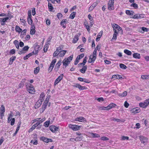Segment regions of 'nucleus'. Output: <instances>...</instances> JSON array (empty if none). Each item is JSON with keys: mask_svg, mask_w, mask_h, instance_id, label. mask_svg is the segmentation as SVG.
Wrapping results in <instances>:
<instances>
[{"mask_svg": "<svg viewBox=\"0 0 149 149\" xmlns=\"http://www.w3.org/2000/svg\"><path fill=\"white\" fill-rule=\"evenodd\" d=\"M73 58V55H71L69 56L67 59L65 58L63 61V65L66 68L67 66L70 64L71 61L72 60Z\"/></svg>", "mask_w": 149, "mask_h": 149, "instance_id": "nucleus-1", "label": "nucleus"}, {"mask_svg": "<svg viewBox=\"0 0 149 149\" xmlns=\"http://www.w3.org/2000/svg\"><path fill=\"white\" fill-rule=\"evenodd\" d=\"M26 87L29 92L31 94L35 93V90L33 86L31 84H27L26 85Z\"/></svg>", "mask_w": 149, "mask_h": 149, "instance_id": "nucleus-2", "label": "nucleus"}, {"mask_svg": "<svg viewBox=\"0 0 149 149\" xmlns=\"http://www.w3.org/2000/svg\"><path fill=\"white\" fill-rule=\"evenodd\" d=\"M149 104V98L145 100L143 102H140L139 103V106L140 107L146 108Z\"/></svg>", "mask_w": 149, "mask_h": 149, "instance_id": "nucleus-3", "label": "nucleus"}, {"mask_svg": "<svg viewBox=\"0 0 149 149\" xmlns=\"http://www.w3.org/2000/svg\"><path fill=\"white\" fill-rule=\"evenodd\" d=\"M114 3L113 0H109L108 3V8L109 10L114 9Z\"/></svg>", "mask_w": 149, "mask_h": 149, "instance_id": "nucleus-4", "label": "nucleus"}, {"mask_svg": "<svg viewBox=\"0 0 149 149\" xmlns=\"http://www.w3.org/2000/svg\"><path fill=\"white\" fill-rule=\"evenodd\" d=\"M69 128L75 131L78 130L81 128L80 126L71 124L69 125Z\"/></svg>", "mask_w": 149, "mask_h": 149, "instance_id": "nucleus-5", "label": "nucleus"}, {"mask_svg": "<svg viewBox=\"0 0 149 149\" xmlns=\"http://www.w3.org/2000/svg\"><path fill=\"white\" fill-rule=\"evenodd\" d=\"M56 59H54L52 61L49 68L48 72H51L55 64L56 63Z\"/></svg>", "mask_w": 149, "mask_h": 149, "instance_id": "nucleus-6", "label": "nucleus"}, {"mask_svg": "<svg viewBox=\"0 0 149 149\" xmlns=\"http://www.w3.org/2000/svg\"><path fill=\"white\" fill-rule=\"evenodd\" d=\"M63 75L61 74L55 80L54 84V86L57 84L63 78Z\"/></svg>", "mask_w": 149, "mask_h": 149, "instance_id": "nucleus-7", "label": "nucleus"}, {"mask_svg": "<svg viewBox=\"0 0 149 149\" xmlns=\"http://www.w3.org/2000/svg\"><path fill=\"white\" fill-rule=\"evenodd\" d=\"M73 86L76 88H77L80 90H86L87 88L86 87L82 86L80 84H75L74 85H73Z\"/></svg>", "mask_w": 149, "mask_h": 149, "instance_id": "nucleus-8", "label": "nucleus"}, {"mask_svg": "<svg viewBox=\"0 0 149 149\" xmlns=\"http://www.w3.org/2000/svg\"><path fill=\"white\" fill-rule=\"evenodd\" d=\"M40 139L46 143H48L49 142H52L53 141L52 139H48L44 136L41 137L40 138Z\"/></svg>", "mask_w": 149, "mask_h": 149, "instance_id": "nucleus-9", "label": "nucleus"}, {"mask_svg": "<svg viewBox=\"0 0 149 149\" xmlns=\"http://www.w3.org/2000/svg\"><path fill=\"white\" fill-rule=\"evenodd\" d=\"M41 48L40 47L39 45L35 44L34 50L33 52H34V54H36L38 53V51L41 49Z\"/></svg>", "mask_w": 149, "mask_h": 149, "instance_id": "nucleus-10", "label": "nucleus"}, {"mask_svg": "<svg viewBox=\"0 0 149 149\" xmlns=\"http://www.w3.org/2000/svg\"><path fill=\"white\" fill-rule=\"evenodd\" d=\"M81 34L80 33H78L77 34L74 36L72 42L73 43H75L77 42L79 40V37L80 36Z\"/></svg>", "mask_w": 149, "mask_h": 149, "instance_id": "nucleus-11", "label": "nucleus"}, {"mask_svg": "<svg viewBox=\"0 0 149 149\" xmlns=\"http://www.w3.org/2000/svg\"><path fill=\"white\" fill-rule=\"evenodd\" d=\"M139 139L142 143H145L147 142V138L143 136H140Z\"/></svg>", "mask_w": 149, "mask_h": 149, "instance_id": "nucleus-12", "label": "nucleus"}, {"mask_svg": "<svg viewBox=\"0 0 149 149\" xmlns=\"http://www.w3.org/2000/svg\"><path fill=\"white\" fill-rule=\"evenodd\" d=\"M49 128L50 130L53 132L58 131V127L54 125L51 126L49 127Z\"/></svg>", "mask_w": 149, "mask_h": 149, "instance_id": "nucleus-13", "label": "nucleus"}, {"mask_svg": "<svg viewBox=\"0 0 149 149\" xmlns=\"http://www.w3.org/2000/svg\"><path fill=\"white\" fill-rule=\"evenodd\" d=\"M144 15L143 14H136L134 15L133 18L134 19L142 18L144 17Z\"/></svg>", "mask_w": 149, "mask_h": 149, "instance_id": "nucleus-14", "label": "nucleus"}, {"mask_svg": "<svg viewBox=\"0 0 149 149\" xmlns=\"http://www.w3.org/2000/svg\"><path fill=\"white\" fill-rule=\"evenodd\" d=\"M67 21L66 19H63L62 20L60 23L61 25L63 26V27L64 28H65L66 27V22Z\"/></svg>", "mask_w": 149, "mask_h": 149, "instance_id": "nucleus-15", "label": "nucleus"}, {"mask_svg": "<svg viewBox=\"0 0 149 149\" xmlns=\"http://www.w3.org/2000/svg\"><path fill=\"white\" fill-rule=\"evenodd\" d=\"M33 55H34V52H32L29 53L28 54L24 56L23 59L24 60H26L28 59V58Z\"/></svg>", "mask_w": 149, "mask_h": 149, "instance_id": "nucleus-16", "label": "nucleus"}, {"mask_svg": "<svg viewBox=\"0 0 149 149\" xmlns=\"http://www.w3.org/2000/svg\"><path fill=\"white\" fill-rule=\"evenodd\" d=\"M76 121L80 122H83L84 121H86V119L83 117H79L77 118L76 119Z\"/></svg>", "mask_w": 149, "mask_h": 149, "instance_id": "nucleus-17", "label": "nucleus"}, {"mask_svg": "<svg viewBox=\"0 0 149 149\" xmlns=\"http://www.w3.org/2000/svg\"><path fill=\"white\" fill-rule=\"evenodd\" d=\"M131 111L132 112L135 113L139 112L141 110L139 108L136 107L133 108L131 110Z\"/></svg>", "mask_w": 149, "mask_h": 149, "instance_id": "nucleus-18", "label": "nucleus"}, {"mask_svg": "<svg viewBox=\"0 0 149 149\" xmlns=\"http://www.w3.org/2000/svg\"><path fill=\"white\" fill-rule=\"evenodd\" d=\"M116 106L115 104L112 103L109 104L107 107V108H108V109L109 110L115 107Z\"/></svg>", "mask_w": 149, "mask_h": 149, "instance_id": "nucleus-19", "label": "nucleus"}, {"mask_svg": "<svg viewBox=\"0 0 149 149\" xmlns=\"http://www.w3.org/2000/svg\"><path fill=\"white\" fill-rule=\"evenodd\" d=\"M87 67L86 65L84 66L80 70V72L82 73H84L86 70Z\"/></svg>", "mask_w": 149, "mask_h": 149, "instance_id": "nucleus-20", "label": "nucleus"}, {"mask_svg": "<svg viewBox=\"0 0 149 149\" xmlns=\"http://www.w3.org/2000/svg\"><path fill=\"white\" fill-rule=\"evenodd\" d=\"M45 120V118H42V119H41L40 120H39L35 124V126H36V127H37L40 124L42 123V122H43L44 120Z\"/></svg>", "mask_w": 149, "mask_h": 149, "instance_id": "nucleus-21", "label": "nucleus"}, {"mask_svg": "<svg viewBox=\"0 0 149 149\" xmlns=\"http://www.w3.org/2000/svg\"><path fill=\"white\" fill-rule=\"evenodd\" d=\"M112 78H115L116 79H123V77L120 75H113L112 76Z\"/></svg>", "mask_w": 149, "mask_h": 149, "instance_id": "nucleus-22", "label": "nucleus"}, {"mask_svg": "<svg viewBox=\"0 0 149 149\" xmlns=\"http://www.w3.org/2000/svg\"><path fill=\"white\" fill-rule=\"evenodd\" d=\"M133 57L135 58L140 59L141 58L140 55L138 53H134L133 54Z\"/></svg>", "mask_w": 149, "mask_h": 149, "instance_id": "nucleus-23", "label": "nucleus"}, {"mask_svg": "<svg viewBox=\"0 0 149 149\" xmlns=\"http://www.w3.org/2000/svg\"><path fill=\"white\" fill-rule=\"evenodd\" d=\"M42 101L38 102H37L35 106V109H37L42 104Z\"/></svg>", "mask_w": 149, "mask_h": 149, "instance_id": "nucleus-24", "label": "nucleus"}, {"mask_svg": "<svg viewBox=\"0 0 149 149\" xmlns=\"http://www.w3.org/2000/svg\"><path fill=\"white\" fill-rule=\"evenodd\" d=\"M66 52L67 51L65 50L60 51L59 56L61 57L65 55Z\"/></svg>", "mask_w": 149, "mask_h": 149, "instance_id": "nucleus-25", "label": "nucleus"}, {"mask_svg": "<svg viewBox=\"0 0 149 149\" xmlns=\"http://www.w3.org/2000/svg\"><path fill=\"white\" fill-rule=\"evenodd\" d=\"M13 42L17 48L19 49V42L17 40H15Z\"/></svg>", "mask_w": 149, "mask_h": 149, "instance_id": "nucleus-26", "label": "nucleus"}, {"mask_svg": "<svg viewBox=\"0 0 149 149\" xmlns=\"http://www.w3.org/2000/svg\"><path fill=\"white\" fill-rule=\"evenodd\" d=\"M91 135L93 138L100 137V135L97 134L91 133Z\"/></svg>", "mask_w": 149, "mask_h": 149, "instance_id": "nucleus-27", "label": "nucleus"}, {"mask_svg": "<svg viewBox=\"0 0 149 149\" xmlns=\"http://www.w3.org/2000/svg\"><path fill=\"white\" fill-rule=\"evenodd\" d=\"M16 58L15 56H13L10 59V64H12L14 60Z\"/></svg>", "mask_w": 149, "mask_h": 149, "instance_id": "nucleus-28", "label": "nucleus"}, {"mask_svg": "<svg viewBox=\"0 0 149 149\" xmlns=\"http://www.w3.org/2000/svg\"><path fill=\"white\" fill-rule=\"evenodd\" d=\"M126 14L129 15H133L134 12L132 11L127 10L126 11Z\"/></svg>", "mask_w": 149, "mask_h": 149, "instance_id": "nucleus-29", "label": "nucleus"}, {"mask_svg": "<svg viewBox=\"0 0 149 149\" xmlns=\"http://www.w3.org/2000/svg\"><path fill=\"white\" fill-rule=\"evenodd\" d=\"M48 6L49 10L50 11H53V7L52 6V4L50 2L48 3Z\"/></svg>", "mask_w": 149, "mask_h": 149, "instance_id": "nucleus-30", "label": "nucleus"}, {"mask_svg": "<svg viewBox=\"0 0 149 149\" xmlns=\"http://www.w3.org/2000/svg\"><path fill=\"white\" fill-rule=\"evenodd\" d=\"M127 92L126 91H124L123 93H120L118 94L119 96L124 97L126 96L127 95Z\"/></svg>", "mask_w": 149, "mask_h": 149, "instance_id": "nucleus-31", "label": "nucleus"}, {"mask_svg": "<svg viewBox=\"0 0 149 149\" xmlns=\"http://www.w3.org/2000/svg\"><path fill=\"white\" fill-rule=\"evenodd\" d=\"M124 52L128 55H131L132 54V52L127 49L124 50Z\"/></svg>", "mask_w": 149, "mask_h": 149, "instance_id": "nucleus-32", "label": "nucleus"}, {"mask_svg": "<svg viewBox=\"0 0 149 149\" xmlns=\"http://www.w3.org/2000/svg\"><path fill=\"white\" fill-rule=\"evenodd\" d=\"M48 103L46 102H44L43 104L42 105V109L43 111H42V112H43L45 110V109L46 108L47 106Z\"/></svg>", "mask_w": 149, "mask_h": 149, "instance_id": "nucleus-33", "label": "nucleus"}, {"mask_svg": "<svg viewBox=\"0 0 149 149\" xmlns=\"http://www.w3.org/2000/svg\"><path fill=\"white\" fill-rule=\"evenodd\" d=\"M15 29L16 31L18 33L21 32L22 31V29L17 26H16Z\"/></svg>", "mask_w": 149, "mask_h": 149, "instance_id": "nucleus-34", "label": "nucleus"}, {"mask_svg": "<svg viewBox=\"0 0 149 149\" xmlns=\"http://www.w3.org/2000/svg\"><path fill=\"white\" fill-rule=\"evenodd\" d=\"M31 143H33L34 145H37L38 144V141L37 140V138L36 139H35L34 140H32L31 141Z\"/></svg>", "mask_w": 149, "mask_h": 149, "instance_id": "nucleus-35", "label": "nucleus"}, {"mask_svg": "<svg viewBox=\"0 0 149 149\" xmlns=\"http://www.w3.org/2000/svg\"><path fill=\"white\" fill-rule=\"evenodd\" d=\"M60 51L57 50L55 51L53 54V56L54 57H56L59 54Z\"/></svg>", "mask_w": 149, "mask_h": 149, "instance_id": "nucleus-36", "label": "nucleus"}, {"mask_svg": "<svg viewBox=\"0 0 149 149\" xmlns=\"http://www.w3.org/2000/svg\"><path fill=\"white\" fill-rule=\"evenodd\" d=\"M76 13L74 12L72 13L70 15V18L71 19H73L75 16Z\"/></svg>", "mask_w": 149, "mask_h": 149, "instance_id": "nucleus-37", "label": "nucleus"}, {"mask_svg": "<svg viewBox=\"0 0 149 149\" xmlns=\"http://www.w3.org/2000/svg\"><path fill=\"white\" fill-rule=\"evenodd\" d=\"M39 67H37L35 68L34 71V73L35 74L38 73L39 72Z\"/></svg>", "mask_w": 149, "mask_h": 149, "instance_id": "nucleus-38", "label": "nucleus"}, {"mask_svg": "<svg viewBox=\"0 0 149 149\" xmlns=\"http://www.w3.org/2000/svg\"><path fill=\"white\" fill-rule=\"evenodd\" d=\"M120 67L123 69H125L127 68V66L124 64L122 63L120 64Z\"/></svg>", "mask_w": 149, "mask_h": 149, "instance_id": "nucleus-39", "label": "nucleus"}, {"mask_svg": "<svg viewBox=\"0 0 149 149\" xmlns=\"http://www.w3.org/2000/svg\"><path fill=\"white\" fill-rule=\"evenodd\" d=\"M49 121H47L45 122L44 124V125L46 127H48L50 124Z\"/></svg>", "mask_w": 149, "mask_h": 149, "instance_id": "nucleus-40", "label": "nucleus"}, {"mask_svg": "<svg viewBox=\"0 0 149 149\" xmlns=\"http://www.w3.org/2000/svg\"><path fill=\"white\" fill-rule=\"evenodd\" d=\"M48 44H46L44 46V52H46L48 48L49 47Z\"/></svg>", "mask_w": 149, "mask_h": 149, "instance_id": "nucleus-41", "label": "nucleus"}, {"mask_svg": "<svg viewBox=\"0 0 149 149\" xmlns=\"http://www.w3.org/2000/svg\"><path fill=\"white\" fill-rule=\"evenodd\" d=\"M45 97V95L44 93H42L40 95V100H41V101H42V100H44V98Z\"/></svg>", "mask_w": 149, "mask_h": 149, "instance_id": "nucleus-42", "label": "nucleus"}, {"mask_svg": "<svg viewBox=\"0 0 149 149\" xmlns=\"http://www.w3.org/2000/svg\"><path fill=\"white\" fill-rule=\"evenodd\" d=\"M0 112H5V107L3 105H1V107L0 108Z\"/></svg>", "mask_w": 149, "mask_h": 149, "instance_id": "nucleus-43", "label": "nucleus"}, {"mask_svg": "<svg viewBox=\"0 0 149 149\" xmlns=\"http://www.w3.org/2000/svg\"><path fill=\"white\" fill-rule=\"evenodd\" d=\"M131 7H133L135 9H136L138 8V5L136 3H133L131 5Z\"/></svg>", "mask_w": 149, "mask_h": 149, "instance_id": "nucleus-44", "label": "nucleus"}, {"mask_svg": "<svg viewBox=\"0 0 149 149\" xmlns=\"http://www.w3.org/2000/svg\"><path fill=\"white\" fill-rule=\"evenodd\" d=\"M96 56L94 55H91L90 58H91V59L94 61L96 58Z\"/></svg>", "mask_w": 149, "mask_h": 149, "instance_id": "nucleus-45", "label": "nucleus"}, {"mask_svg": "<svg viewBox=\"0 0 149 149\" xmlns=\"http://www.w3.org/2000/svg\"><path fill=\"white\" fill-rule=\"evenodd\" d=\"M76 141H80L82 139V136H79L75 138Z\"/></svg>", "mask_w": 149, "mask_h": 149, "instance_id": "nucleus-46", "label": "nucleus"}, {"mask_svg": "<svg viewBox=\"0 0 149 149\" xmlns=\"http://www.w3.org/2000/svg\"><path fill=\"white\" fill-rule=\"evenodd\" d=\"M84 56V54H82L77 56V58H78L79 60V59L83 58Z\"/></svg>", "mask_w": 149, "mask_h": 149, "instance_id": "nucleus-47", "label": "nucleus"}, {"mask_svg": "<svg viewBox=\"0 0 149 149\" xmlns=\"http://www.w3.org/2000/svg\"><path fill=\"white\" fill-rule=\"evenodd\" d=\"M29 47L28 46H25L22 49V51L24 52L27 51L29 49Z\"/></svg>", "mask_w": 149, "mask_h": 149, "instance_id": "nucleus-48", "label": "nucleus"}, {"mask_svg": "<svg viewBox=\"0 0 149 149\" xmlns=\"http://www.w3.org/2000/svg\"><path fill=\"white\" fill-rule=\"evenodd\" d=\"M7 15L9 16V17L10 18V19H11V18L13 17V16L12 15V13H11L10 11H8Z\"/></svg>", "mask_w": 149, "mask_h": 149, "instance_id": "nucleus-49", "label": "nucleus"}, {"mask_svg": "<svg viewBox=\"0 0 149 149\" xmlns=\"http://www.w3.org/2000/svg\"><path fill=\"white\" fill-rule=\"evenodd\" d=\"M100 139L103 141H107L109 140V139L105 136H103L101 137Z\"/></svg>", "mask_w": 149, "mask_h": 149, "instance_id": "nucleus-50", "label": "nucleus"}, {"mask_svg": "<svg viewBox=\"0 0 149 149\" xmlns=\"http://www.w3.org/2000/svg\"><path fill=\"white\" fill-rule=\"evenodd\" d=\"M61 64V61H59L56 64L55 66L57 68H59Z\"/></svg>", "mask_w": 149, "mask_h": 149, "instance_id": "nucleus-51", "label": "nucleus"}, {"mask_svg": "<svg viewBox=\"0 0 149 149\" xmlns=\"http://www.w3.org/2000/svg\"><path fill=\"white\" fill-rule=\"evenodd\" d=\"M52 37L51 36H50L49 38H48V39L47 40V43L49 45V42H50L51 40H52Z\"/></svg>", "mask_w": 149, "mask_h": 149, "instance_id": "nucleus-52", "label": "nucleus"}, {"mask_svg": "<svg viewBox=\"0 0 149 149\" xmlns=\"http://www.w3.org/2000/svg\"><path fill=\"white\" fill-rule=\"evenodd\" d=\"M28 22L29 24L30 25H31L32 23V20L31 18H27Z\"/></svg>", "mask_w": 149, "mask_h": 149, "instance_id": "nucleus-53", "label": "nucleus"}, {"mask_svg": "<svg viewBox=\"0 0 149 149\" xmlns=\"http://www.w3.org/2000/svg\"><path fill=\"white\" fill-rule=\"evenodd\" d=\"M21 122H20L19 123H18L17 124V126L16 129V131L18 132L19 129V128L20 126Z\"/></svg>", "mask_w": 149, "mask_h": 149, "instance_id": "nucleus-54", "label": "nucleus"}, {"mask_svg": "<svg viewBox=\"0 0 149 149\" xmlns=\"http://www.w3.org/2000/svg\"><path fill=\"white\" fill-rule=\"evenodd\" d=\"M15 119L14 118L11 119L10 124L11 125H13L15 123Z\"/></svg>", "mask_w": 149, "mask_h": 149, "instance_id": "nucleus-55", "label": "nucleus"}, {"mask_svg": "<svg viewBox=\"0 0 149 149\" xmlns=\"http://www.w3.org/2000/svg\"><path fill=\"white\" fill-rule=\"evenodd\" d=\"M56 16L58 19H59L60 18L62 17L63 16L62 14L60 13H58L57 14Z\"/></svg>", "mask_w": 149, "mask_h": 149, "instance_id": "nucleus-56", "label": "nucleus"}, {"mask_svg": "<svg viewBox=\"0 0 149 149\" xmlns=\"http://www.w3.org/2000/svg\"><path fill=\"white\" fill-rule=\"evenodd\" d=\"M141 78L143 79H148V76L142 75L141 76Z\"/></svg>", "mask_w": 149, "mask_h": 149, "instance_id": "nucleus-57", "label": "nucleus"}, {"mask_svg": "<svg viewBox=\"0 0 149 149\" xmlns=\"http://www.w3.org/2000/svg\"><path fill=\"white\" fill-rule=\"evenodd\" d=\"M15 52V49H11L10 52V54H14Z\"/></svg>", "mask_w": 149, "mask_h": 149, "instance_id": "nucleus-58", "label": "nucleus"}, {"mask_svg": "<svg viewBox=\"0 0 149 149\" xmlns=\"http://www.w3.org/2000/svg\"><path fill=\"white\" fill-rule=\"evenodd\" d=\"M24 82V81H22V82L19 84V88H20L21 87H23L24 85V84L23 83Z\"/></svg>", "mask_w": 149, "mask_h": 149, "instance_id": "nucleus-59", "label": "nucleus"}, {"mask_svg": "<svg viewBox=\"0 0 149 149\" xmlns=\"http://www.w3.org/2000/svg\"><path fill=\"white\" fill-rule=\"evenodd\" d=\"M141 29L143 31L147 32L148 31V29H147L144 27H142L141 28Z\"/></svg>", "mask_w": 149, "mask_h": 149, "instance_id": "nucleus-60", "label": "nucleus"}, {"mask_svg": "<svg viewBox=\"0 0 149 149\" xmlns=\"http://www.w3.org/2000/svg\"><path fill=\"white\" fill-rule=\"evenodd\" d=\"M97 100L99 102H103L104 100L102 97H99L97 99Z\"/></svg>", "mask_w": 149, "mask_h": 149, "instance_id": "nucleus-61", "label": "nucleus"}, {"mask_svg": "<svg viewBox=\"0 0 149 149\" xmlns=\"http://www.w3.org/2000/svg\"><path fill=\"white\" fill-rule=\"evenodd\" d=\"M129 139V138L128 136H123L122 137V140H128Z\"/></svg>", "mask_w": 149, "mask_h": 149, "instance_id": "nucleus-62", "label": "nucleus"}, {"mask_svg": "<svg viewBox=\"0 0 149 149\" xmlns=\"http://www.w3.org/2000/svg\"><path fill=\"white\" fill-rule=\"evenodd\" d=\"M63 48V46L61 45V46H60L59 47H57V48L56 49L57 50H58L59 51H61V50H62V49Z\"/></svg>", "mask_w": 149, "mask_h": 149, "instance_id": "nucleus-63", "label": "nucleus"}, {"mask_svg": "<svg viewBox=\"0 0 149 149\" xmlns=\"http://www.w3.org/2000/svg\"><path fill=\"white\" fill-rule=\"evenodd\" d=\"M30 36L29 35H27L25 38V39L27 40H28L30 39Z\"/></svg>", "mask_w": 149, "mask_h": 149, "instance_id": "nucleus-64", "label": "nucleus"}]
</instances>
